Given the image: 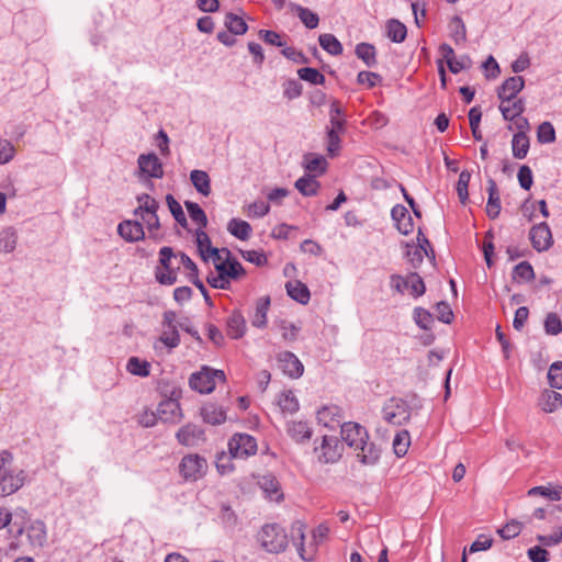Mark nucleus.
Wrapping results in <instances>:
<instances>
[{
  "instance_id": "obj_1",
  "label": "nucleus",
  "mask_w": 562,
  "mask_h": 562,
  "mask_svg": "<svg viewBox=\"0 0 562 562\" xmlns=\"http://www.w3.org/2000/svg\"><path fill=\"white\" fill-rule=\"evenodd\" d=\"M341 438L348 447L356 451L357 458L363 464H373L380 458L379 448L369 440L367 429L358 423H344Z\"/></svg>"
},
{
  "instance_id": "obj_2",
  "label": "nucleus",
  "mask_w": 562,
  "mask_h": 562,
  "mask_svg": "<svg viewBox=\"0 0 562 562\" xmlns=\"http://www.w3.org/2000/svg\"><path fill=\"white\" fill-rule=\"evenodd\" d=\"M246 276L241 263L234 257H226V262L217 267L216 273H210L207 283L214 289L226 290L232 281H237Z\"/></svg>"
},
{
  "instance_id": "obj_3",
  "label": "nucleus",
  "mask_w": 562,
  "mask_h": 562,
  "mask_svg": "<svg viewBox=\"0 0 562 562\" xmlns=\"http://www.w3.org/2000/svg\"><path fill=\"white\" fill-rule=\"evenodd\" d=\"M159 267H157L156 280L164 285H172L177 282L178 270L181 268L180 252H175L171 247L165 246L159 250Z\"/></svg>"
},
{
  "instance_id": "obj_4",
  "label": "nucleus",
  "mask_w": 562,
  "mask_h": 562,
  "mask_svg": "<svg viewBox=\"0 0 562 562\" xmlns=\"http://www.w3.org/2000/svg\"><path fill=\"white\" fill-rule=\"evenodd\" d=\"M260 547L270 553L283 552L289 544L285 529L278 524H266L257 533Z\"/></svg>"
},
{
  "instance_id": "obj_5",
  "label": "nucleus",
  "mask_w": 562,
  "mask_h": 562,
  "mask_svg": "<svg viewBox=\"0 0 562 562\" xmlns=\"http://www.w3.org/2000/svg\"><path fill=\"white\" fill-rule=\"evenodd\" d=\"M138 206L135 209L134 214L142 220L146 226L149 237L159 239L158 231L160 227L157 211L159 203L148 194L137 196Z\"/></svg>"
},
{
  "instance_id": "obj_6",
  "label": "nucleus",
  "mask_w": 562,
  "mask_h": 562,
  "mask_svg": "<svg viewBox=\"0 0 562 562\" xmlns=\"http://www.w3.org/2000/svg\"><path fill=\"white\" fill-rule=\"evenodd\" d=\"M207 461L198 453L184 456L179 463V473L186 481L195 482L207 472Z\"/></svg>"
},
{
  "instance_id": "obj_7",
  "label": "nucleus",
  "mask_w": 562,
  "mask_h": 562,
  "mask_svg": "<svg viewBox=\"0 0 562 562\" xmlns=\"http://www.w3.org/2000/svg\"><path fill=\"white\" fill-rule=\"evenodd\" d=\"M469 70L474 64L468 55H461L456 58L453 48L449 44H441L439 46V57L437 58V70Z\"/></svg>"
},
{
  "instance_id": "obj_8",
  "label": "nucleus",
  "mask_w": 562,
  "mask_h": 562,
  "mask_svg": "<svg viewBox=\"0 0 562 562\" xmlns=\"http://www.w3.org/2000/svg\"><path fill=\"white\" fill-rule=\"evenodd\" d=\"M225 374L221 370L203 368L200 372L193 373L190 378V386L200 393H211L217 382H224Z\"/></svg>"
},
{
  "instance_id": "obj_9",
  "label": "nucleus",
  "mask_w": 562,
  "mask_h": 562,
  "mask_svg": "<svg viewBox=\"0 0 562 562\" xmlns=\"http://www.w3.org/2000/svg\"><path fill=\"white\" fill-rule=\"evenodd\" d=\"M383 418L386 423L401 426L411 418L409 405L401 398H390L383 406Z\"/></svg>"
},
{
  "instance_id": "obj_10",
  "label": "nucleus",
  "mask_w": 562,
  "mask_h": 562,
  "mask_svg": "<svg viewBox=\"0 0 562 562\" xmlns=\"http://www.w3.org/2000/svg\"><path fill=\"white\" fill-rule=\"evenodd\" d=\"M228 449L234 458L244 459L257 452V441L248 434H236L231 438Z\"/></svg>"
},
{
  "instance_id": "obj_11",
  "label": "nucleus",
  "mask_w": 562,
  "mask_h": 562,
  "mask_svg": "<svg viewBox=\"0 0 562 562\" xmlns=\"http://www.w3.org/2000/svg\"><path fill=\"white\" fill-rule=\"evenodd\" d=\"M315 452L321 462L334 463L340 459L342 446L336 437L324 436L321 446L315 448Z\"/></svg>"
},
{
  "instance_id": "obj_12",
  "label": "nucleus",
  "mask_w": 562,
  "mask_h": 562,
  "mask_svg": "<svg viewBox=\"0 0 562 562\" xmlns=\"http://www.w3.org/2000/svg\"><path fill=\"white\" fill-rule=\"evenodd\" d=\"M304 531H305V525L302 521H295L292 525L293 536L296 535L299 537V542H294L299 555L304 561H313L316 557L318 544L312 540L307 546H305L304 544V538H305Z\"/></svg>"
},
{
  "instance_id": "obj_13",
  "label": "nucleus",
  "mask_w": 562,
  "mask_h": 562,
  "mask_svg": "<svg viewBox=\"0 0 562 562\" xmlns=\"http://www.w3.org/2000/svg\"><path fill=\"white\" fill-rule=\"evenodd\" d=\"M277 360L279 369L291 379H297L304 372V367L300 359L290 351L278 353Z\"/></svg>"
},
{
  "instance_id": "obj_14",
  "label": "nucleus",
  "mask_w": 562,
  "mask_h": 562,
  "mask_svg": "<svg viewBox=\"0 0 562 562\" xmlns=\"http://www.w3.org/2000/svg\"><path fill=\"white\" fill-rule=\"evenodd\" d=\"M529 236L533 248L538 251L547 250L552 245V234L547 223L535 225Z\"/></svg>"
},
{
  "instance_id": "obj_15",
  "label": "nucleus",
  "mask_w": 562,
  "mask_h": 562,
  "mask_svg": "<svg viewBox=\"0 0 562 562\" xmlns=\"http://www.w3.org/2000/svg\"><path fill=\"white\" fill-rule=\"evenodd\" d=\"M25 482L23 470L8 472L0 479V495L8 496L20 490Z\"/></svg>"
},
{
  "instance_id": "obj_16",
  "label": "nucleus",
  "mask_w": 562,
  "mask_h": 562,
  "mask_svg": "<svg viewBox=\"0 0 562 562\" xmlns=\"http://www.w3.org/2000/svg\"><path fill=\"white\" fill-rule=\"evenodd\" d=\"M203 436L204 431L193 424L181 427L176 434L178 442L186 447L196 446L199 441L203 440Z\"/></svg>"
},
{
  "instance_id": "obj_17",
  "label": "nucleus",
  "mask_w": 562,
  "mask_h": 562,
  "mask_svg": "<svg viewBox=\"0 0 562 562\" xmlns=\"http://www.w3.org/2000/svg\"><path fill=\"white\" fill-rule=\"evenodd\" d=\"M117 232L126 241H138L145 237L144 226L138 221H123L117 226Z\"/></svg>"
},
{
  "instance_id": "obj_18",
  "label": "nucleus",
  "mask_w": 562,
  "mask_h": 562,
  "mask_svg": "<svg viewBox=\"0 0 562 562\" xmlns=\"http://www.w3.org/2000/svg\"><path fill=\"white\" fill-rule=\"evenodd\" d=\"M159 419L166 423H178L182 418L181 407L177 401L165 400L157 408Z\"/></svg>"
},
{
  "instance_id": "obj_19",
  "label": "nucleus",
  "mask_w": 562,
  "mask_h": 562,
  "mask_svg": "<svg viewBox=\"0 0 562 562\" xmlns=\"http://www.w3.org/2000/svg\"><path fill=\"white\" fill-rule=\"evenodd\" d=\"M391 215L401 234L408 235L414 231L413 218L405 206L401 204L393 206Z\"/></svg>"
},
{
  "instance_id": "obj_20",
  "label": "nucleus",
  "mask_w": 562,
  "mask_h": 562,
  "mask_svg": "<svg viewBox=\"0 0 562 562\" xmlns=\"http://www.w3.org/2000/svg\"><path fill=\"white\" fill-rule=\"evenodd\" d=\"M138 166L140 171L149 177L161 178L164 176L162 165L154 154L140 155L138 157Z\"/></svg>"
},
{
  "instance_id": "obj_21",
  "label": "nucleus",
  "mask_w": 562,
  "mask_h": 562,
  "mask_svg": "<svg viewBox=\"0 0 562 562\" xmlns=\"http://www.w3.org/2000/svg\"><path fill=\"white\" fill-rule=\"evenodd\" d=\"M258 484L266 494V497L271 502H281L283 494L280 488V484L277 479L272 475H263L259 479Z\"/></svg>"
},
{
  "instance_id": "obj_22",
  "label": "nucleus",
  "mask_w": 562,
  "mask_h": 562,
  "mask_svg": "<svg viewBox=\"0 0 562 562\" xmlns=\"http://www.w3.org/2000/svg\"><path fill=\"white\" fill-rule=\"evenodd\" d=\"M499 110L505 120L513 121L524 112V102L521 99L516 98H499Z\"/></svg>"
},
{
  "instance_id": "obj_23",
  "label": "nucleus",
  "mask_w": 562,
  "mask_h": 562,
  "mask_svg": "<svg viewBox=\"0 0 562 562\" xmlns=\"http://www.w3.org/2000/svg\"><path fill=\"white\" fill-rule=\"evenodd\" d=\"M342 418V411L337 405H327L317 412V420L326 427H334Z\"/></svg>"
},
{
  "instance_id": "obj_24",
  "label": "nucleus",
  "mask_w": 562,
  "mask_h": 562,
  "mask_svg": "<svg viewBox=\"0 0 562 562\" xmlns=\"http://www.w3.org/2000/svg\"><path fill=\"white\" fill-rule=\"evenodd\" d=\"M180 262L181 267H183L187 271L188 279L202 292L205 299H207L206 289L203 282L199 279V270L196 265L191 260L189 256L183 252H180Z\"/></svg>"
},
{
  "instance_id": "obj_25",
  "label": "nucleus",
  "mask_w": 562,
  "mask_h": 562,
  "mask_svg": "<svg viewBox=\"0 0 562 562\" xmlns=\"http://www.w3.org/2000/svg\"><path fill=\"white\" fill-rule=\"evenodd\" d=\"M276 403L283 414H294L300 408V403L291 390H284L277 395Z\"/></svg>"
},
{
  "instance_id": "obj_26",
  "label": "nucleus",
  "mask_w": 562,
  "mask_h": 562,
  "mask_svg": "<svg viewBox=\"0 0 562 562\" xmlns=\"http://www.w3.org/2000/svg\"><path fill=\"white\" fill-rule=\"evenodd\" d=\"M288 435L296 442H304L311 439L312 429L306 422L293 420L288 424Z\"/></svg>"
},
{
  "instance_id": "obj_27",
  "label": "nucleus",
  "mask_w": 562,
  "mask_h": 562,
  "mask_svg": "<svg viewBox=\"0 0 562 562\" xmlns=\"http://www.w3.org/2000/svg\"><path fill=\"white\" fill-rule=\"evenodd\" d=\"M303 164L305 170L313 176H321L327 169V160L322 155L308 153L304 155Z\"/></svg>"
},
{
  "instance_id": "obj_28",
  "label": "nucleus",
  "mask_w": 562,
  "mask_h": 562,
  "mask_svg": "<svg viewBox=\"0 0 562 562\" xmlns=\"http://www.w3.org/2000/svg\"><path fill=\"white\" fill-rule=\"evenodd\" d=\"M488 200L486 204V214L491 218H496L501 212V199L496 182L493 179L487 181Z\"/></svg>"
},
{
  "instance_id": "obj_29",
  "label": "nucleus",
  "mask_w": 562,
  "mask_h": 562,
  "mask_svg": "<svg viewBox=\"0 0 562 562\" xmlns=\"http://www.w3.org/2000/svg\"><path fill=\"white\" fill-rule=\"evenodd\" d=\"M201 415L203 420L211 425H220L226 420V412L214 403H206L201 409Z\"/></svg>"
},
{
  "instance_id": "obj_30",
  "label": "nucleus",
  "mask_w": 562,
  "mask_h": 562,
  "mask_svg": "<svg viewBox=\"0 0 562 562\" xmlns=\"http://www.w3.org/2000/svg\"><path fill=\"white\" fill-rule=\"evenodd\" d=\"M286 293L290 297L301 304H307L311 297L308 288L301 281L293 280L285 284Z\"/></svg>"
},
{
  "instance_id": "obj_31",
  "label": "nucleus",
  "mask_w": 562,
  "mask_h": 562,
  "mask_svg": "<svg viewBox=\"0 0 562 562\" xmlns=\"http://www.w3.org/2000/svg\"><path fill=\"white\" fill-rule=\"evenodd\" d=\"M525 80L520 76H514L505 80L498 90L499 98H516V95L522 90Z\"/></svg>"
},
{
  "instance_id": "obj_32",
  "label": "nucleus",
  "mask_w": 562,
  "mask_h": 562,
  "mask_svg": "<svg viewBox=\"0 0 562 562\" xmlns=\"http://www.w3.org/2000/svg\"><path fill=\"white\" fill-rule=\"evenodd\" d=\"M246 331V322L244 316L234 312L227 318V335L233 339H238L244 336Z\"/></svg>"
},
{
  "instance_id": "obj_33",
  "label": "nucleus",
  "mask_w": 562,
  "mask_h": 562,
  "mask_svg": "<svg viewBox=\"0 0 562 562\" xmlns=\"http://www.w3.org/2000/svg\"><path fill=\"white\" fill-rule=\"evenodd\" d=\"M270 307V297H260L256 303V311L251 318V325L254 327L263 328L267 325V313Z\"/></svg>"
},
{
  "instance_id": "obj_34",
  "label": "nucleus",
  "mask_w": 562,
  "mask_h": 562,
  "mask_svg": "<svg viewBox=\"0 0 562 562\" xmlns=\"http://www.w3.org/2000/svg\"><path fill=\"white\" fill-rule=\"evenodd\" d=\"M190 180L195 190L204 196L211 194V180L207 172L203 170H192L190 173Z\"/></svg>"
},
{
  "instance_id": "obj_35",
  "label": "nucleus",
  "mask_w": 562,
  "mask_h": 562,
  "mask_svg": "<svg viewBox=\"0 0 562 562\" xmlns=\"http://www.w3.org/2000/svg\"><path fill=\"white\" fill-rule=\"evenodd\" d=\"M227 231L240 240L249 239L252 233L250 224L239 218H232L227 224Z\"/></svg>"
},
{
  "instance_id": "obj_36",
  "label": "nucleus",
  "mask_w": 562,
  "mask_h": 562,
  "mask_svg": "<svg viewBox=\"0 0 562 562\" xmlns=\"http://www.w3.org/2000/svg\"><path fill=\"white\" fill-rule=\"evenodd\" d=\"M386 35L394 43H402L407 35V29L404 23L397 19H390L386 22Z\"/></svg>"
},
{
  "instance_id": "obj_37",
  "label": "nucleus",
  "mask_w": 562,
  "mask_h": 562,
  "mask_svg": "<svg viewBox=\"0 0 562 562\" xmlns=\"http://www.w3.org/2000/svg\"><path fill=\"white\" fill-rule=\"evenodd\" d=\"M313 175L303 176L295 181V188L305 196L315 195L321 187Z\"/></svg>"
},
{
  "instance_id": "obj_38",
  "label": "nucleus",
  "mask_w": 562,
  "mask_h": 562,
  "mask_svg": "<svg viewBox=\"0 0 562 562\" xmlns=\"http://www.w3.org/2000/svg\"><path fill=\"white\" fill-rule=\"evenodd\" d=\"M539 405L543 412L552 413L562 405V396L555 391L546 390L541 394Z\"/></svg>"
},
{
  "instance_id": "obj_39",
  "label": "nucleus",
  "mask_w": 562,
  "mask_h": 562,
  "mask_svg": "<svg viewBox=\"0 0 562 562\" xmlns=\"http://www.w3.org/2000/svg\"><path fill=\"white\" fill-rule=\"evenodd\" d=\"M529 496H542L550 501H560L562 498V485L535 486L528 491Z\"/></svg>"
},
{
  "instance_id": "obj_40",
  "label": "nucleus",
  "mask_w": 562,
  "mask_h": 562,
  "mask_svg": "<svg viewBox=\"0 0 562 562\" xmlns=\"http://www.w3.org/2000/svg\"><path fill=\"white\" fill-rule=\"evenodd\" d=\"M355 53L359 59L369 68L374 67L376 64L375 59V47L369 43H359L356 46Z\"/></svg>"
},
{
  "instance_id": "obj_41",
  "label": "nucleus",
  "mask_w": 562,
  "mask_h": 562,
  "mask_svg": "<svg viewBox=\"0 0 562 562\" xmlns=\"http://www.w3.org/2000/svg\"><path fill=\"white\" fill-rule=\"evenodd\" d=\"M512 149L513 156L517 159H522L527 156L529 150V138L525 132H518L514 135Z\"/></svg>"
},
{
  "instance_id": "obj_42",
  "label": "nucleus",
  "mask_w": 562,
  "mask_h": 562,
  "mask_svg": "<svg viewBox=\"0 0 562 562\" xmlns=\"http://www.w3.org/2000/svg\"><path fill=\"white\" fill-rule=\"evenodd\" d=\"M224 23H225V26L227 27V30L232 34H235V35H243L248 30V25L245 22V20L241 16H239L233 12H228L225 15Z\"/></svg>"
},
{
  "instance_id": "obj_43",
  "label": "nucleus",
  "mask_w": 562,
  "mask_h": 562,
  "mask_svg": "<svg viewBox=\"0 0 562 562\" xmlns=\"http://www.w3.org/2000/svg\"><path fill=\"white\" fill-rule=\"evenodd\" d=\"M321 47L330 55L337 56L342 53V45L337 37L330 33L321 34L318 37Z\"/></svg>"
},
{
  "instance_id": "obj_44",
  "label": "nucleus",
  "mask_w": 562,
  "mask_h": 562,
  "mask_svg": "<svg viewBox=\"0 0 562 562\" xmlns=\"http://www.w3.org/2000/svg\"><path fill=\"white\" fill-rule=\"evenodd\" d=\"M195 241L198 250L203 260L207 261V255L215 248L212 246L211 239L209 235L205 233L204 228H199L195 232Z\"/></svg>"
},
{
  "instance_id": "obj_45",
  "label": "nucleus",
  "mask_w": 562,
  "mask_h": 562,
  "mask_svg": "<svg viewBox=\"0 0 562 562\" xmlns=\"http://www.w3.org/2000/svg\"><path fill=\"white\" fill-rule=\"evenodd\" d=\"M345 117L341 113V109L339 106V103L334 101L330 104V111H329V126L327 130L329 131H345Z\"/></svg>"
},
{
  "instance_id": "obj_46",
  "label": "nucleus",
  "mask_w": 562,
  "mask_h": 562,
  "mask_svg": "<svg viewBox=\"0 0 562 562\" xmlns=\"http://www.w3.org/2000/svg\"><path fill=\"white\" fill-rule=\"evenodd\" d=\"M126 370L137 376H148L150 373V363L147 361H143L137 357H132L127 361Z\"/></svg>"
},
{
  "instance_id": "obj_47",
  "label": "nucleus",
  "mask_w": 562,
  "mask_h": 562,
  "mask_svg": "<svg viewBox=\"0 0 562 562\" xmlns=\"http://www.w3.org/2000/svg\"><path fill=\"white\" fill-rule=\"evenodd\" d=\"M184 205L191 220L199 224L200 228H205L207 225V217L201 206L198 203L191 201H186Z\"/></svg>"
},
{
  "instance_id": "obj_48",
  "label": "nucleus",
  "mask_w": 562,
  "mask_h": 562,
  "mask_svg": "<svg viewBox=\"0 0 562 562\" xmlns=\"http://www.w3.org/2000/svg\"><path fill=\"white\" fill-rule=\"evenodd\" d=\"M18 236L14 229L5 228L0 232V251L12 252L16 247Z\"/></svg>"
},
{
  "instance_id": "obj_49",
  "label": "nucleus",
  "mask_w": 562,
  "mask_h": 562,
  "mask_svg": "<svg viewBox=\"0 0 562 562\" xmlns=\"http://www.w3.org/2000/svg\"><path fill=\"white\" fill-rule=\"evenodd\" d=\"M411 445V437L407 430L398 431L393 439V449L396 456L403 457L406 454Z\"/></svg>"
},
{
  "instance_id": "obj_50",
  "label": "nucleus",
  "mask_w": 562,
  "mask_h": 562,
  "mask_svg": "<svg viewBox=\"0 0 562 562\" xmlns=\"http://www.w3.org/2000/svg\"><path fill=\"white\" fill-rule=\"evenodd\" d=\"M406 288L414 297L422 296L426 290L423 279L417 273H409L406 277Z\"/></svg>"
},
{
  "instance_id": "obj_51",
  "label": "nucleus",
  "mask_w": 562,
  "mask_h": 562,
  "mask_svg": "<svg viewBox=\"0 0 562 562\" xmlns=\"http://www.w3.org/2000/svg\"><path fill=\"white\" fill-rule=\"evenodd\" d=\"M342 131H329L327 130V155L329 157H336L339 155L340 151V135L342 134Z\"/></svg>"
},
{
  "instance_id": "obj_52",
  "label": "nucleus",
  "mask_w": 562,
  "mask_h": 562,
  "mask_svg": "<svg viewBox=\"0 0 562 562\" xmlns=\"http://www.w3.org/2000/svg\"><path fill=\"white\" fill-rule=\"evenodd\" d=\"M451 35L456 43L465 42L467 29L463 20L459 15H454L450 22Z\"/></svg>"
},
{
  "instance_id": "obj_53",
  "label": "nucleus",
  "mask_w": 562,
  "mask_h": 562,
  "mask_svg": "<svg viewBox=\"0 0 562 562\" xmlns=\"http://www.w3.org/2000/svg\"><path fill=\"white\" fill-rule=\"evenodd\" d=\"M166 202L169 207L170 213L175 217V220L181 225H187L186 214L180 205V203L173 198L171 194H167Z\"/></svg>"
},
{
  "instance_id": "obj_54",
  "label": "nucleus",
  "mask_w": 562,
  "mask_h": 562,
  "mask_svg": "<svg viewBox=\"0 0 562 562\" xmlns=\"http://www.w3.org/2000/svg\"><path fill=\"white\" fill-rule=\"evenodd\" d=\"M533 277H535V272H533L532 266L529 262L522 261V262L518 263L517 266H515L514 272H513V278L515 280L529 281V280H532Z\"/></svg>"
},
{
  "instance_id": "obj_55",
  "label": "nucleus",
  "mask_w": 562,
  "mask_h": 562,
  "mask_svg": "<svg viewBox=\"0 0 562 562\" xmlns=\"http://www.w3.org/2000/svg\"><path fill=\"white\" fill-rule=\"evenodd\" d=\"M470 179H471V173L468 170L461 171L459 179H458V183H457V191H458V195H459V199L462 204H465V202L468 201V198H469L468 188H469Z\"/></svg>"
},
{
  "instance_id": "obj_56",
  "label": "nucleus",
  "mask_w": 562,
  "mask_h": 562,
  "mask_svg": "<svg viewBox=\"0 0 562 562\" xmlns=\"http://www.w3.org/2000/svg\"><path fill=\"white\" fill-rule=\"evenodd\" d=\"M269 211L270 205L265 201H255L245 209V213L248 217H263Z\"/></svg>"
},
{
  "instance_id": "obj_57",
  "label": "nucleus",
  "mask_w": 562,
  "mask_h": 562,
  "mask_svg": "<svg viewBox=\"0 0 562 562\" xmlns=\"http://www.w3.org/2000/svg\"><path fill=\"white\" fill-rule=\"evenodd\" d=\"M356 80L361 87L370 89L379 85L382 78L379 72H358Z\"/></svg>"
},
{
  "instance_id": "obj_58",
  "label": "nucleus",
  "mask_w": 562,
  "mask_h": 562,
  "mask_svg": "<svg viewBox=\"0 0 562 562\" xmlns=\"http://www.w3.org/2000/svg\"><path fill=\"white\" fill-rule=\"evenodd\" d=\"M259 37L266 43V44H269V45H272V46H277V47H281L283 48L284 45L286 44L284 41H283V37L281 34H279L278 32L276 31H271V30H260L259 33H258Z\"/></svg>"
},
{
  "instance_id": "obj_59",
  "label": "nucleus",
  "mask_w": 562,
  "mask_h": 562,
  "mask_svg": "<svg viewBox=\"0 0 562 562\" xmlns=\"http://www.w3.org/2000/svg\"><path fill=\"white\" fill-rule=\"evenodd\" d=\"M281 54L297 65H306L311 63L310 58L306 57L301 50H297L295 47H289L286 44L281 49Z\"/></svg>"
},
{
  "instance_id": "obj_60",
  "label": "nucleus",
  "mask_w": 562,
  "mask_h": 562,
  "mask_svg": "<svg viewBox=\"0 0 562 562\" xmlns=\"http://www.w3.org/2000/svg\"><path fill=\"white\" fill-rule=\"evenodd\" d=\"M297 11L300 20L307 29L313 30L317 27L319 23V18L316 13L303 7H299Z\"/></svg>"
},
{
  "instance_id": "obj_61",
  "label": "nucleus",
  "mask_w": 562,
  "mask_h": 562,
  "mask_svg": "<svg viewBox=\"0 0 562 562\" xmlns=\"http://www.w3.org/2000/svg\"><path fill=\"white\" fill-rule=\"evenodd\" d=\"M537 137L541 144H549L554 142L555 131L552 124L549 122L541 123L538 127Z\"/></svg>"
},
{
  "instance_id": "obj_62",
  "label": "nucleus",
  "mask_w": 562,
  "mask_h": 562,
  "mask_svg": "<svg viewBox=\"0 0 562 562\" xmlns=\"http://www.w3.org/2000/svg\"><path fill=\"white\" fill-rule=\"evenodd\" d=\"M549 384L554 389H562V362L551 364L548 372Z\"/></svg>"
},
{
  "instance_id": "obj_63",
  "label": "nucleus",
  "mask_w": 562,
  "mask_h": 562,
  "mask_svg": "<svg viewBox=\"0 0 562 562\" xmlns=\"http://www.w3.org/2000/svg\"><path fill=\"white\" fill-rule=\"evenodd\" d=\"M522 530V525L519 521L513 520L506 524L503 528L498 529V535L505 539L509 540L517 537Z\"/></svg>"
},
{
  "instance_id": "obj_64",
  "label": "nucleus",
  "mask_w": 562,
  "mask_h": 562,
  "mask_svg": "<svg viewBox=\"0 0 562 562\" xmlns=\"http://www.w3.org/2000/svg\"><path fill=\"white\" fill-rule=\"evenodd\" d=\"M544 328L549 335H558L562 331V323L560 317L555 313L547 315L544 321Z\"/></svg>"
}]
</instances>
